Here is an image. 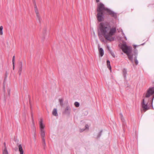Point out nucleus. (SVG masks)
<instances>
[{"mask_svg":"<svg viewBox=\"0 0 154 154\" xmlns=\"http://www.w3.org/2000/svg\"><path fill=\"white\" fill-rule=\"evenodd\" d=\"M107 67L110 70H111V66L110 64V62L109 60H107Z\"/></svg>","mask_w":154,"mask_h":154,"instance_id":"14","label":"nucleus"},{"mask_svg":"<svg viewBox=\"0 0 154 154\" xmlns=\"http://www.w3.org/2000/svg\"><path fill=\"white\" fill-rule=\"evenodd\" d=\"M46 28H45L44 29V33H46Z\"/></svg>","mask_w":154,"mask_h":154,"instance_id":"27","label":"nucleus"},{"mask_svg":"<svg viewBox=\"0 0 154 154\" xmlns=\"http://www.w3.org/2000/svg\"><path fill=\"white\" fill-rule=\"evenodd\" d=\"M29 104L30 105V106H31V104H30V100H29Z\"/></svg>","mask_w":154,"mask_h":154,"instance_id":"36","label":"nucleus"},{"mask_svg":"<svg viewBox=\"0 0 154 154\" xmlns=\"http://www.w3.org/2000/svg\"><path fill=\"white\" fill-rule=\"evenodd\" d=\"M18 68H19V70H18V73L19 74V75H20L21 74L22 71V67H23V63L21 61H20L18 63Z\"/></svg>","mask_w":154,"mask_h":154,"instance_id":"8","label":"nucleus"},{"mask_svg":"<svg viewBox=\"0 0 154 154\" xmlns=\"http://www.w3.org/2000/svg\"><path fill=\"white\" fill-rule=\"evenodd\" d=\"M19 151L20 152V154H23V150L22 148V146L21 144L19 145L18 146Z\"/></svg>","mask_w":154,"mask_h":154,"instance_id":"11","label":"nucleus"},{"mask_svg":"<svg viewBox=\"0 0 154 154\" xmlns=\"http://www.w3.org/2000/svg\"><path fill=\"white\" fill-rule=\"evenodd\" d=\"M97 2H99V0H95Z\"/></svg>","mask_w":154,"mask_h":154,"instance_id":"35","label":"nucleus"},{"mask_svg":"<svg viewBox=\"0 0 154 154\" xmlns=\"http://www.w3.org/2000/svg\"><path fill=\"white\" fill-rule=\"evenodd\" d=\"M120 115L121 116V117L122 120V121H123V119H123V116L122 114V113H120Z\"/></svg>","mask_w":154,"mask_h":154,"instance_id":"23","label":"nucleus"},{"mask_svg":"<svg viewBox=\"0 0 154 154\" xmlns=\"http://www.w3.org/2000/svg\"><path fill=\"white\" fill-rule=\"evenodd\" d=\"M40 131L41 135L42 138V139H45V133L44 130H42V131Z\"/></svg>","mask_w":154,"mask_h":154,"instance_id":"12","label":"nucleus"},{"mask_svg":"<svg viewBox=\"0 0 154 154\" xmlns=\"http://www.w3.org/2000/svg\"><path fill=\"white\" fill-rule=\"evenodd\" d=\"M98 50L99 54L101 57H102L104 54V51L102 48H100V46L98 45Z\"/></svg>","mask_w":154,"mask_h":154,"instance_id":"9","label":"nucleus"},{"mask_svg":"<svg viewBox=\"0 0 154 154\" xmlns=\"http://www.w3.org/2000/svg\"><path fill=\"white\" fill-rule=\"evenodd\" d=\"M32 123H33V125H34V121H33V119L32 116Z\"/></svg>","mask_w":154,"mask_h":154,"instance_id":"30","label":"nucleus"},{"mask_svg":"<svg viewBox=\"0 0 154 154\" xmlns=\"http://www.w3.org/2000/svg\"><path fill=\"white\" fill-rule=\"evenodd\" d=\"M110 53L111 54L112 56L113 57H115V55L114 54L112 53V51H110Z\"/></svg>","mask_w":154,"mask_h":154,"instance_id":"22","label":"nucleus"},{"mask_svg":"<svg viewBox=\"0 0 154 154\" xmlns=\"http://www.w3.org/2000/svg\"><path fill=\"white\" fill-rule=\"evenodd\" d=\"M33 4H34V10L35 13L36 14L37 18L38 20L39 21V22H41V17L40 15L39 11L37 8V6L36 4L35 1L34 0L33 1Z\"/></svg>","mask_w":154,"mask_h":154,"instance_id":"5","label":"nucleus"},{"mask_svg":"<svg viewBox=\"0 0 154 154\" xmlns=\"http://www.w3.org/2000/svg\"><path fill=\"white\" fill-rule=\"evenodd\" d=\"M120 115L121 116V117L122 120V121H123V119H123V116L122 114V113H120Z\"/></svg>","mask_w":154,"mask_h":154,"instance_id":"24","label":"nucleus"},{"mask_svg":"<svg viewBox=\"0 0 154 154\" xmlns=\"http://www.w3.org/2000/svg\"><path fill=\"white\" fill-rule=\"evenodd\" d=\"M107 48L108 49V50H109V52H110V51H111L110 50L109 48V47L107 46Z\"/></svg>","mask_w":154,"mask_h":154,"instance_id":"33","label":"nucleus"},{"mask_svg":"<svg viewBox=\"0 0 154 154\" xmlns=\"http://www.w3.org/2000/svg\"><path fill=\"white\" fill-rule=\"evenodd\" d=\"M102 132V130H101V131H100V132L97 135V138H99L100 136L101 135Z\"/></svg>","mask_w":154,"mask_h":154,"instance_id":"20","label":"nucleus"},{"mask_svg":"<svg viewBox=\"0 0 154 154\" xmlns=\"http://www.w3.org/2000/svg\"><path fill=\"white\" fill-rule=\"evenodd\" d=\"M3 154H8V152L6 148H5L3 151Z\"/></svg>","mask_w":154,"mask_h":154,"instance_id":"16","label":"nucleus"},{"mask_svg":"<svg viewBox=\"0 0 154 154\" xmlns=\"http://www.w3.org/2000/svg\"><path fill=\"white\" fill-rule=\"evenodd\" d=\"M12 64H14V62H15V56H14L13 57L12 60Z\"/></svg>","mask_w":154,"mask_h":154,"instance_id":"21","label":"nucleus"},{"mask_svg":"<svg viewBox=\"0 0 154 154\" xmlns=\"http://www.w3.org/2000/svg\"><path fill=\"white\" fill-rule=\"evenodd\" d=\"M99 30L98 31L99 36H103L106 39L112 41L114 40L112 36L116 32V28L111 27L110 24L107 22H103L99 24Z\"/></svg>","mask_w":154,"mask_h":154,"instance_id":"1","label":"nucleus"},{"mask_svg":"<svg viewBox=\"0 0 154 154\" xmlns=\"http://www.w3.org/2000/svg\"><path fill=\"white\" fill-rule=\"evenodd\" d=\"M74 105L76 107H78L79 106V103L77 102H76L74 103Z\"/></svg>","mask_w":154,"mask_h":154,"instance_id":"19","label":"nucleus"},{"mask_svg":"<svg viewBox=\"0 0 154 154\" xmlns=\"http://www.w3.org/2000/svg\"><path fill=\"white\" fill-rule=\"evenodd\" d=\"M122 51L125 53L128 56L129 59L131 61H133V58H134L135 64L137 65L138 62L137 60V50H134L133 51H132V47L128 46L126 44H123L121 48Z\"/></svg>","mask_w":154,"mask_h":154,"instance_id":"2","label":"nucleus"},{"mask_svg":"<svg viewBox=\"0 0 154 154\" xmlns=\"http://www.w3.org/2000/svg\"><path fill=\"white\" fill-rule=\"evenodd\" d=\"M97 14L96 16L97 20L100 22L103 20L104 15L103 12H97Z\"/></svg>","mask_w":154,"mask_h":154,"instance_id":"6","label":"nucleus"},{"mask_svg":"<svg viewBox=\"0 0 154 154\" xmlns=\"http://www.w3.org/2000/svg\"><path fill=\"white\" fill-rule=\"evenodd\" d=\"M59 101L60 102V106H62L63 105V99H59Z\"/></svg>","mask_w":154,"mask_h":154,"instance_id":"17","label":"nucleus"},{"mask_svg":"<svg viewBox=\"0 0 154 154\" xmlns=\"http://www.w3.org/2000/svg\"><path fill=\"white\" fill-rule=\"evenodd\" d=\"M13 69L14 70V64H13Z\"/></svg>","mask_w":154,"mask_h":154,"instance_id":"34","label":"nucleus"},{"mask_svg":"<svg viewBox=\"0 0 154 154\" xmlns=\"http://www.w3.org/2000/svg\"><path fill=\"white\" fill-rule=\"evenodd\" d=\"M3 31H0V35H3Z\"/></svg>","mask_w":154,"mask_h":154,"instance_id":"29","label":"nucleus"},{"mask_svg":"<svg viewBox=\"0 0 154 154\" xmlns=\"http://www.w3.org/2000/svg\"><path fill=\"white\" fill-rule=\"evenodd\" d=\"M85 129L88 128V125H86L85 126Z\"/></svg>","mask_w":154,"mask_h":154,"instance_id":"25","label":"nucleus"},{"mask_svg":"<svg viewBox=\"0 0 154 154\" xmlns=\"http://www.w3.org/2000/svg\"><path fill=\"white\" fill-rule=\"evenodd\" d=\"M104 11H106L108 14L112 17H113L115 19L117 18V15L116 13L110 9L106 8L103 3H98L97 5V12H103Z\"/></svg>","mask_w":154,"mask_h":154,"instance_id":"4","label":"nucleus"},{"mask_svg":"<svg viewBox=\"0 0 154 154\" xmlns=\"http://www.w3.org/2000/svg\"><path fill=\"white\" fill-rule=\"evenodd\" d=\"M4 148H6V143H4Z\"/></svg>","mask_w":154,"mask_h":154,"instance_id":"32","label":"nucleus"},{"mask_svg":"<svg viewBox=\"0 0 154 154\" xmlns=\"http://www.w3.org/2000/svg\"><path fill=\"white\" fill-rule=\"evenodd\" d=\"M42 140V145L43 146H44V149L45 148V147L46 146V143L45 142V139H43Z\"/></svg>","mask_w":154,"mask_h":154,"instance_id":"18","label":"nucleus"},{"mask_svg":"<svg viewBox=\"0 0 154 154\" xmlns=\"http://www.w3.org/2000/svg\"><path fill=\"white\" fill-rule=\"evenodd\" d=\"M7 72H6V75H5V79H6V78L7 77Z\"/></svg>","mask_w":154,"mask_h":154,"instance_id":"31","label":"nucleus"},{"mask_svg":"<svg viewBox=\"0 0 154 154\" xmlns=\"http://www.w3.org/2000/svg\"><path fill=\"white\" fill-rule=\"evenodd\" d=\"M71 110V109L69 106H68L65 109L63 113L68 115H69Z\"/></svg>","mask_w":154,"mask_h":154,"instance_id":"7","label":"nucleus"},{"mask_svg":"<svg viewBox=\"0 0 154 154\" xmlns=\"http://www.w3.org/2000/svg\"><path fill=\"white\" fill-rule=\"evenodd\" d=\"M85 130V129H80V132H82L84 131Z\"/></svg>","mask_w":154,"mask_h":154,"instance_id":"28","label":"nucleus"},{"mask_svg":"<svg viewBox=\"0 0 154 154\" xmlns=\"http://www.w3.org/2000/svg\"><path fill=\"white\" fill-rule=\"evenodd\" d=\"M3 29V27L2 26H0V31H2Z\"/></svg>","mask_w":154,"mask_h":154,"instance_id":"26","label":"nucleus"},{"mask_svg":"<svg viewBox=\"0 0 154 154\" xmlns=\"http://www.w3.org/2000/svg\"><path fill=\"white\" fill-rule=\"evenodd\" d=\"M154 95L152 98V102L154 98V88L152 87L149 88L147 92L145 94V96L143 97V98L141 103V106L143 108V111L145 112L146 110L149 109V107L148 106L149 103L148 98L151 95ZM145 95V94H144Z\"/></svg>","mask_w":154,"mask_h":154,"instance_id":"3","label":"nucleus"},{"mask_svg":"<svg viewBox=\"0 0 154 154\" xmlns=\"http://www.w3.org/2000/svg\"><path fill=\"white\" fill-rule=\"evenodd\" d=\"M52 114L53 115L55 116H58L57 111L56 109L54 108L53 109L52 111Z\"/></svg>","mask_w":154,"mask_h":154,"instance_id":"13","label":"nucleus"},{"mask_svg":"<svg viewBox=\"0 0 154 154\" xmlns=\"http://www.w3.org/2000/svg\"><path fill=\"white\" fill-rule=\"evenodd\" d=\"M40 131H42V130H44V129L45 127L44 125L42 123V119H41L40 121Z\"/></svg>","mask_w":154,"mask_h":154,"instance_id":"10","label":"nucleus"},{"mask_svg":"<svg viewBox=\"0 0 154 154\" xmlns=\"http://www.w3.org/2000/svg\"><path fill=\"white\" fill-rule=\"evenodd\" d=\"M123 74L124 76V77L125 78H126V74L127 73V69L125 68H124L123 70Z\"/></svg>","mask_w":154,"mask_h":154,"instance_id":"15","label":"nucleus"}]
</instances>
